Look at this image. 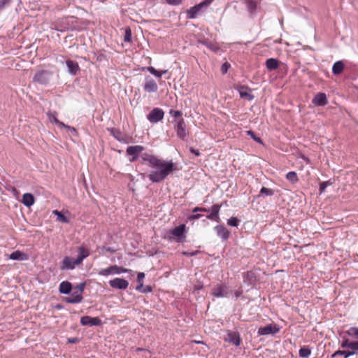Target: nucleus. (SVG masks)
<instances>
[{
	"label": "nucleus",
	"instance_id": "nucleus-1",
	"mask_svg": "<svg viewBox=\"0 0 358 358\" xmlns=\"http://www.w3.org/2000/svg\"><path fill=\"white\" fill-rule=\"evenodd\" d=\"M140 157L141 164H145L151 169L148 178L152 182L162 181L174 169V164L171 161L165 162L147 152L142 153Z\"/></svg>",
	"mask_w": 358,
	"mask_h": 358
},
{
	"label": "nucleus",
	"instance_id": "nucleus-2",
	"mask_svg": "<svg viewBox=\"0 0 358 358\" xmlns=\"http://www.w3.org/2000/svg\"><path fill=\"white\" fill-rule=\"evenodd\" d=\"M221 206L218 204H214L211 206L210 208H206L202 207H195L193 210V213L198 212H206L210 213L209 215L206 216V218L213 221H215L219 222L220 219L219 216V213L220 210Z\"/></svg>",
	"mask_w": 358,
	"mask_h": 358
},
{
	"label": "nucleus",
	"instance_id": "nucleus-3",
	"mask_svg": "<svg viewBox=\"0 0 358 358\" xmlns=\"http://www.w3.org/2000/svg\"><path fill=\"white\" fill-rule=\"evenodd\" d=\"M213 0H203L199 3L191 7L187 11L188 18L194 19L197 17L198 15L202 13L213 2Z\"/></svg>",
	"mask_w": 358,
	"mask_h": 358
},
{
	"label": "nucleus",
	"instance_id": "nucleus-4",
	"mask_svg": "<svg viewBox=\"0 0 358 358\" xmlns=\"http://www.w3.org/2000/svg\"><path fill=\"white\" fill-rule=\"evenodd\" d=\"M173 128L176 132L178 138L182 141H187L189 136V131L187 129L186 124L183 119H179L173 122Z\"/></svg>",
	"mask_w": 358,
	"mask_h": 358
},
{
	"label": "nucleus",
	"instance_id": "nucleus-5",
	"mask_svg": "<svg viewBox=\"0 0 358 358\" xmlns=\"http://www.w3.org/2000/svg\"><path fill=\"white\" fill-rule=\"evenodd\" d=\"M232 290L226 284H220L215 286L211 292V295L216 298L229 297Z\"/></svg>",
	"mask_w": 358,
	"mask_h": 358
},
{
	"label": "nucleus",
	"instance_id": "nucleus-6",
	"mask_svg": "<svg viewBox=\"0 0 358 358\" xmlns=\"http://www.w3.org/2000/svg\"><path fill=\"white\" fill-rule=\"evenodd\" d=\"M52 76V73L48 70L37 71L33 77V81L41 85H47Z\"/></svg>",
	"mask_w": 358,
	"mask_h": 358
},
{
	"label": "nucleus",
	"instance_id": "nucleus-7",
	"mask_svg": "<svg viewBox=\"0 0 358 358\" xmlns=\"http://www.w3.org/2000/svg\"><path fill=\"white\" fill-rule=\"evenodd\" d=\"M131 270L118 266L117 265L110 266L107 268H103L99 271V275L102 276H108L114 274H120L122 273H129Z\"/></svg>",
	"mask_w": 358,
	"mask_h": 358
},
{
	"label": "nucleus",
	"instance_id": "nucleus-8",
	"mask_svg": "<svg viewBox=\"0 0 358 358\" xmlns=\"http://www.w3.org/2000/svg\"><path fill=\"white\" fill-rule=\"evenodd\" d=\"M280 331V327L275 324H269L258 329L257 334L261 336L274 335Z\"/></svg>",
	"mask_w": 358,
	"mask_h": 358
},
{
	"label": "nucleus",
	"instance_id": "nucleus-9",
	"mask_svg": "<svg viewBox=\"0 0 358 358\" xmlns=\"http://www.w3.org/2000/svg\"><path fill=\"white\" fill-rule=\"evenodd\" d=\"M164 116V112L159 108H153L148 115L147 119L150 123H157L161 121Z\"/></svg>",
	"mask_w": 358,
	"mask_h": 358
},
{
	"label": "nucleus",
	"instance_id": "nucleus-10",
	"mask_svg": "<svg viewBox=\"0 0 358 358\" xmlns=\"http://www.w3.org/2000/svg\"><path fill=\"white\" fill-rule=\"evenodd\" d=\"M171 234L178 242H182L186 237L185 236V225L182 224L176 227L174 229L170 230Z\"/></svg>",
	"mask_w": 358,
	"mask_h": 358
},
{
	"label": "nucleus",
	"instance_id": "nucleus-11",
	"mask_svg": "<svg viewBox=\"0 0 358 358\" xmlns=\"http://www.w3.org/2000/svg\"><path fill=\"white\" fill-rule=\"evenodd\" d=\"M143 90L148 93L157 92L158 90V85L151 77L146 76L145 78V83L143 85Z\"/></svg>",
	"mask_w": 358,
	"mask_h": 358
},
{
	"label": "nucleus",
	"instance_id": "nucleus-12",
	"mask_svg": "<svg viewBox=\"0 0 358 358\" xmlns=\"http://www.w3.org/2000/svg\"><path fill=\"white\" fill-rule=\"evenodd\" d=\"M80 264L78 262H77V259H76L75 260L73 259V258L70 257H65L62 262V264L60 266V268L61 270H72L73 268H75V267L78 265H79Z\"/></svg>",
	"mask_w": 358,
	"mask_h": 358
},
{
	"label": "nucleus",
	"instance_id": "nucleus-13",
	"mask_svg": "<svg viewBox=\"0 0 358 358\" xmlns=\"http://www.w3.org/2000/svg\"><path fill=\"white\" fill-rule=\"evenodd\" d=\"M101 323V320L97 317L83 316L80 318V324L83 326H99Z\"/></svg>",
	"mask_w": 358,
	"mask_h": 358
},
{
	"label": "nucleus",
	"instance_id": "nucleus-14",
	"mask_svg": "<svg viewBox=\"0 0 358 358\" xmlns=\"http://www.w3.org/2000/svg\"><path fill=\"white\" fill-rule=\"evenodd\" d=\"M144 150L142 145H131L127 148V153L132 156L131 162L136 161L138 158V155Z\"/></svg>",
	"mask_w": 358,
	"mask_h": 358
},
{
	"label": "nucleus",
	"instance_id": "nucleus-15",
	"mask_svg": "<svg viewBox=\"0 0 358 358\" xmlns=\"http://www.w3.org/2000/svg\"><path fill=\"white\" fill-rule=\"evenodd\" d=\"M109 284L111 287L119 289H126L129 286V282L127 280L120 278L110 280L109 281Z\"/></svg>",
	"mask_w": 358,
	"mask_h": 358
},
{
	"label": "nucleus",
	"instance_id": "nucleus-16",
	"mask_svg": "<svg viewBox=\"0 0 358 358\" xmlns=\"http://www.w3.org/2000/svg\"><path fill=\"white\" fill-rule=\"evenodd\" d=\"M225 341L233 343L236 346H239L241 342L239 333L228 330L227 331V338H225Z\"/></svg>",
	"mask_w": 358,
	"mask_h": 358
},
{
	"label": "nucleus",
	"instance_id": "nucleus-17",
	"mask_svg": "<svg viewBox=\"0 0 358 358\" xmlns=\"http://www.w3.org/2000/svg\"><path fill=\"white\" fill-rule=\"evenodd\" d=\"M327 102V95L322 92L317 93L312 100V103L316 106H324Z\"/></svg>",
	"mask_w": 358,
	"mask_h": 358
},
{
	"label": "nucleus",
	"instance_id": "nucleus-18",
	"mask_svg": "<svg viewBox=\"0 0 358 358\" xmlns=\"http://www.w3.org/2000/svg\"><path fill=\"white\" fill-rule=\"evenodd\" d=\"M214 230L215 231L217 236L221 238L222 241H226L229 238L230 232L224 226L217 225L214 227Z\"/></svg>",
	"mask_w": 358,
	"mask_h": 358
},
{
	"label": "nucleus",
	"instance_id": "nucleus-19",
	"mask_svg": "<svg viewBox=\"0 0 358 358\" xmlns=\"http://www.w3.org/2000/svg\"><path fill=\"white\" fill-rule=\"evenodd\" d=\"M238 91L241 98L245 99L248 101H252L255 98L254 95L251 93V90L246 86L242 85L238 87Z\"/></svg>",
	"mask_w": 358,
	"mask_h": 358
},
{
	"label": "nucleus",
	"instance_id": "nucleus-20",
	"mask_svg": "<svg viewBox=\"0 0 358 358\" xmlns=\"http://www.w3.org/2000/svg\"><path fill=\"white\" fill-rule=\"evenodd\" d=\"M66 64L68 69V72L71 75L75 76L80 70L77 62L69 59L66 61Z\"/></svg>",
	"mask_w": 358,
	"mask_h": 358
},
{
	"label": "nucleus",
	"instance_id": "nucleus-21",
	"mask_svg": "<svg viewBox=\"0 0 358 358\" xmlns=\"http://www.w3.org/2000/svg\"><path fill=\"white\" fill-rule=\"evenodd\" d=\"M83 299V297L81 294H78V292H73L69 296L66 297L64 299V301L68 303H80Z\"/></svg>",
	"mask_w": 358,
	"mask_h": 358
},
{
	"label": "nucleus",
	"instance_id": "nucleus-22",
	"mask_svg": "<svg viewBox=\"0 0 358 358\" xmlns=\"http://www.w3.org/2000/svg\"><path fill=\"white\" fill-rule=\"evenodd\" d=\"M90 255V251L88 249L84 247H80L78 248V255L77 256V262L80 264L83 262V259L87 258Z\"/></svg>",
	"mask_w": 358,
	"mask_h": 358
},
{
	"label": "nucleus",
	"instance_id": "nucleus-23",
	"mask_svg": "<svg viewBox=\"0 0 358 358\" xmlns=\"http://www.w3.org/2000/svg\"><path fill=\"white\" fill-rule=\"evenodd\" d=\"M72 289L71 283L69 281H63L59 285V292L63 294H70Z\"/></svg>",
	"mask_w": 358,
	"mask_h": 358
},
{
	"label": "nucleus",
	"instance_id": "nucleus-24",
	"mask_svg": "<svg viewBox=\"0 0 358 358\" xmlns=\"http://www.w3.org/2000/svg\"><path fill=\"white\" fill-rule=\"evenodd\" d=\"M27 255L20 250L14 251L10 255V259L12 260L22 261L27 260Z\"/></svg>",
	"mask_w": 358,
	"mask_h": 358
},
{
	"label": "nucleus",
	"instance_id": "nucleus-25",
	"mask_svg": "<svg viewBox=\"0 0 358 358\" xmlns=\"http://www.w3.org/2000/svg\"><path fill=\"white\" fill-rule=\"evenodd\" d=\"M265 65L268 71H273L278 68L279 62L277 59L269 58L266 59Z\"/></svg>",
	"mask_w": 358,
	"mask_h": 358
},
{
	"label": "nucleus",
	"instance_id": "nucleus-26",
	"mask_svg": "<svg viewBox=\"0 0 358 358\" xmlns=\"http://www.w3.org/2000/svg\"><path fill=\"white\" fill-rule=\"evenodd\" d=\"M22 203L27 207H30L34 203V197L30 193H25L22 196Z\"/></svg>",
	"mask_w": 358,
	"mask_h": 358
},
{
	"label": "nucleus",
	"instance_id": "nucleus-27",
	"mask_svg": "<svg viewBox=\"0 0 358 358\" xmlns=\"http://www.w3.org/2000/svg\"><path fill=\"white\" fill-rule=\"evenodd\" d=\"M344 64L342 61L336 62L332 66V73L334 75H338L343 72Z\"/></svg>",
	"mask_w": 358,
	"mask_h": 358
},
{
	"label": "nucleus",
	"instance_id": "nucleus-28",
	"mask_svg": "<svg viewBox=\"0 0 358 358\" xmlns=\"http://www.w3.org/2000/svg\"><path fill=\"white\" fill-rule=\"evenodd\" d=\"M245 4L246 6L247 10L248 12L252 15L255 13V10L257 8V3L252 0H246L245 1Z\"/></svg>",
	"mask_w": 358,
	"mask_h": 358
},
{
	"label": "nucleus",
	"instance_id": "nucleus-29",
	"mask_svg": "<svg viewBox=\"0 0 358 358\" xmlns=\"http://www.w3.org/2000/svg\"><path fill=\"white\" fill-rule=\"evenodd\" d=\"M344 334L351 338H355L358 341V327H350Z\"/></svg>",
	"mask_w": 358,
	"mask_h": 358
},
{
	"label": "nucleus",
	"instance_id": "nucleus-30",
	"mask_svg": "<svg viewBox=\"0 0 358 358\" xmlns=\"http://www.w3.org/2000/svg\"><path fill=\"white\" fill-rule=\"evenodd\" d=\"M348 350L351 353L350 354V357L357 355L358 353V341H351Z\"/></svg>",
	"mask_w": 358,
	"mask_h": 358
},
{
	"label": "nucleus",
	"instance_id": "nucleus-31",
	"mask_svg": "<svg viewBox=\"0 0 358 358\" xmlns=\"http://www.w3.org/2000/svg\"><path fill=\"white\" fill-rule=\"evenodd\" d=\"M311 354V349L309 346H303L300 348L299 355L301 358H307Z\"/></svg>",
	"mask_w": 358,
	"mask_h": 358
},
{
	"label": "nucleus",
	"instance_id": "nucleus-32",
	"mask_svg": "<svg viewBox=\"0 0 358 358\" xmlns=\"http://www.w3.org/2000/svg\"><path fill=\"white\" fill-rule=\"evenodd\" d=\"M48 116L49 117V120L51 122H54L55 124H56L57 125H58V127H64V123L62 122H60L56 117V115L55 114H52L50 113H48Z\"/></svg>",
	"mask_w": 358,
	"mask_h": 358
},
{
	"label": "nucleus",
	"instance_id": "nucleus-33",
	"mask_svg": "<svg viewBox=\"0 0 358 358\" xmlns=\"http://www.w3.org/2000/svg\"><path fill=\"white\" fill-rule=\"evenodd\" d=\"M350 353L348 352V350H338L332 354L331 357L335 358L337 356H343L344 358H349L350 357Z\"/></svg>",
	"mask_w": 358,
	"mask_h": 358
},
{
	"label": "nucleus",
	"instance_id": "nucleus-34",
	"mask_svg": "<svg viewBox=\"0 0 358 358\" xmlns=\"http://www.w3.org/2000/svg\"><path fill=\"white\" fill-rule=\"evenodd\" d=\"M144 278H145V273H144L141 272V273H138V275H137L138 285L136 287V289L137 291L141 290V289L143 288V280Z\"/></svg>",
	"mask_w": 358,
	"mask_h": 358
},
{
	"label": "nucleus",
	"instance_id": "nucleus-35",
	"mask_svg": "<svg viewBox=\"0 0 358 358\" xmlns=\"http://www.w3.org/2000/svg\"><path fill=\"white\" fill-rule=\"evenodd\" d=\"M286 179L292 183H296L298 181V177L294 171H289L286 174Z\"/></svg>",
	"mask_w": 358,
	"mask_h": 358
},
{
	"label": "nucleus",
	"instance_id": "nucleus-36",
	"mask_svg": "<svg viewBox=\"0 0 358 358\" xmlns=\"http://www.w3.org/2000/svg\"><path fill=\"white\" fill-rule=\"evenodd\" d=\"M53 213L57 215V219L58 221L62 222V223H67L69 222L68 218L63 215L61 212L58 211L57 210H55L53 211Z\"/></svg>",
	"mask_w": 358,
	"mask_h": 358
},
{
	"label": "nucleus",
	"instance_id": "nucleus-37",
	"mask_svg": "<svg viewBox=\"0 0 358 358\" xmlns=\"http://www.w3.org/2000/svg\"><path fill=\"white\" fill-rule=\"evenodd\" d=\"M144 69L148 71L151 74H152L153 76H155V77H157L158 78H161L162 76V73H161L159 71L156 70L152 66H148V67L145 68Z\"/></svg>",
	"mask_w": 358,
	"mask_h": 358
},
{
	"label": "nucleus",
	"instance_id": "nucleus-38",
	"mask_svg": "<svg viewBox=\"0 0 358 358\" xmlns=\"http://www.w3.org/2000/svg\"><path fill=\"white\" fill-rule=\"evenodd\" d=\"M350 341L349 338H346L345 336H342V340L340 342V346L341 348H349Z\"/></svg>",
	"mask_w": 358,
	"mask_h": 358
},
{
	"label": "nucleus",
	"instance_id": "nucleus-39",
	"mask_svg": "<svg viewBox=\"0 0 358 358\" xmlns=\"http://www.w3.org/2000/svg\"><path fill=\"white\" fill-rule=\"evenodd\" d=\"M275 192L272 189L266 188V187H262L260 189V194H264L266 196H273Z\"/></svg>",
	"mask_w": 358,
	"mask_h": 358
},
{
	"label": "nucleus",
	"instance_id": "nucleus-40",
	"mask_svg": "<svg viewBox=\"0 0 358 358\" xmlns=\"http://www.w3.org/2000/svg\"><path fill=\"white\" fill-rule=\"evenodd\" d=\"M109 131L115 139H117L119 141H121V138H120L121 132L119 130L112 128V129H110Z\"/></svg>",
	"mask_w": 358,
	"mask_h": 358
},
{
	"label": "nucleus",
	"instance_id": "nucleus-41",
	"mask_svg": "<svg viewBox=\"0 0 358 358\" xmlns=\"http://www.w3.org/2000/svg\"><path fill=\"white\" fill-rule=\"evenodd\" d=\"M247 134L250 136L255 141L261 144L263 143L262 139L259 137L256 136V135L252 130L247 131Z\"/></svg>",
	"mask_w": 358,
	"mask_h": 358
},
{
	"label": "nucleus",
	"instance_id": "nucleus-42",
	"mask_svg": "<svg viewBox=\"0 0 358 358\" xmlns=\"http://www.w3.org/2000/svg\"><path fill=\"white\" fill-rule=\"evenodd\" d=\"M238 220L236 217H231L227 220V224L231 227H237L238 225Z\"/></svg>",
	"mask_w": 358,
	"mask_h": 358
},
{
	"label": "nucleus",
	"instance_id": "nucleus-43",
	"mask_svg": "<svg viewBox=\"0 0 358 358\" xmlns=\"http://www.w3.org/2000/svg\"><path fill=\"white\" fill-rule=\"evenodd\" d=\"M201 43L203 44L204 45H206L210 50H213V52H216L219 49V48L217 46H216L215 45L212 44L211 43H209L207 41H202Z\"/></svg>",
	"mask_w": 358,
	"mask_h": 358
},
{
	"label": "nucleus",
	"instance_id": "nucleus-44",
	"mask_svg": "<svg viewBox=\"0 0 358 358\" xmlns=\"http://www.w3.org/2000/svg\"><path fill=\"white\" fill-rule=\"evenodd\" d=\"M124 41L125 42H131V31L129 28H127L125 30V34L124 36Z\"/></svg>",
	"mask_w": 358,
	"mask_h": 358
},
{
	"label": "nucleus",
	"instance_id": "nucleus-45",
	"mask_svg": "<svg viewBox=\"0 0 358 358\" xmlns=\"http://www.w3.org/2000/svg\"><path fill=\"white\" fill-rule=\"evenodd\" d=\"M331 183H329V182H322L320 184V194H322L323 192H324L326 188L327 187L328 185H329Z\"/></svg>",
	"mask_w": 358,
	"mask_h": 358
},
{
	"label": "nucleus",
	"instance_id": "nucleus-46",
	"mask_svg": "<svg viewBox=\"0 0 358 358\" xmlns=\"http://www.w3.org/2000/svg\"><path fill=\"white\" fill-rule=\"evenodd\" d=\"M169 114L173 117H175V118H177L178 117H180L182 116V113L181 111L180 110H170L169 111Z\"/></svg>",
	"mask_w": 358,
	"mask_h": 358
},
{
	"label": "nucleus",
	"instance_id": "nucleus-47",
	"mask_svg": "<svg viewBox=\"0 0 358 358\" xmlns=\"http://www.w3.org/2000/svg\"><path fill=\"white\" fill-rule=\"evenodd\" d=\"M166 3L171 6H178L182 3V0H164Z\"/></svg>",
	"mask_w": 358,
	"mask_h": 358
},
{
	"label": "nucleus",
	"instance_id": "nucleus-48",
	"mask_svg": "<svg viewBox=\"0 0 358 358\" xmlns=\"http://www.w3.org/2000/svg\"><path fill=\"white\" fill-rule=\"evenodd\" d=\"M61 127L66 129L72 133L73 135H77L76 129L74 127H71V126L66 125V124H64V127Z\"/></svg>",
	"mask_w": 358,
	"mask_h": 358
},
{
	"label": "nucleus",
	"instance_id": "nucleus-49",
	"mask_svg": "<svg viewBox=\"0 0 358 358\" xmlns=\"http://www.w3.org/2000/svg\"><path fill=\"white\" fill-rule=\"evenodd\" d=\"M229 67H230V64L227 62H224L221 66L222 73L223 74L227 73Z\"/></svg>",
	"mask_w": 358,
	"mask_h": 358
},
{
	"label": "nucleus",
	"instance_id": "nucleus-50",
	"mask_svg": "<svg viewBox=\"0 0 358 358\" xmlns=\"http://www.w3.org/2000/svg\"><path fill=\"white\" fill-rule=\"evenodd\" d=\"M10 0H1L0 1V12L4 9V8L8 6Z\"/></svg>",
	"mask_w": 358,
	"mask_h": 358
},
{
	"label": "nucleus",
	"instance_id": "nucleus-51",
	"mask_svg": "<svg viewBox=\"0 0 358 358\" xmlns=\"http://www.w3.org/2000/svg\"><path fill=\"white\" fill-rule=\"evenodd\" d=\"M138 292H141L142 293H149L152 292V288L150 286H146L145 287H143L141 290H138Z\"/></svg>",
	"mask_w": 358,
	"mask_h": 358
},
{
	"label": "nucleus",
	"instance_id": "nucleus-52",
	"mask_svg": "<svg viewBox=\"0 0 358 358\" xmlns=\"http://www.w3.org/2000/svg\"><path fill=\"white\" fill-rule=\"evenodd\" d=\"M201 216H202V215H201V214H199V213H195V214H193V215H190L189 219H190V220H198V219H199L200 217H201Z\"/></svg>",
	"mask_w": 358,
	"mask_h": 358
},
{
	"label": "nucleus",
	"instance_id": "nucleus-53",
	"mask_svg": "<svg viewBox=\"0 0 358 358\" xmlns=\"http://www.w3.org/2000/svg\"><path fill=\"white\" fill-rule=\"evenodd\" d=\"M190 152L194 154L196 156H200L201 153L198 150H196L193 148H189Z\"/></svg>",
	"mask_w": 358,
	"mask_h": 358
},
{
	"label": "nucleus",
	"instance_id": "nucleus-54",
	"mask_svg": "<svg viewBox=\"0 0 358 358\" xmlns=\"http://www.w3.org/2000/svg\"><path fill=\"white\" fill-rule=\"evenodd\" d=\"M79 339L78 338H68V343H78Z\"/></svg>",
	"mask_w": 358,
	"mask_h": 358
},
{
	"label": "nucleus",
	"instance_id": "nucleus-55",
	"mask_svg": "<svg viewBox=\"0 0 358 358\" xmlns=\"http://www.w3.org/2000/svg\"><path fill=\"white\" fill-rule=\"evenodd\" d=\"M85 283H81L80 284L78 287V290L80 292L79 294H82V292H83V289H84V287H85Z\"/></svg>",
	"mask_w": 358,
	"mask_h": 358
},
{
	"label": "nucleus",
	"instance_id": "nucleus-56",
	"mask_svg": "<svg viewBox=\"0 0 358 358\" xmlns=\"http://www.w3.org/2000/svg\"><path fill=\"white\" fill-rule=\"evenodd\" d=\"M203 288V286L202 285H196L195 286V289L196 290H200Z\"/></svg>",
	"mask_w": 358,
	"mask_h": 358
},
{
	"label": "nucleus",
	"instance_id": "nucleus-57",
	"mask_svg": "<svg viewBox=\"0 0 358 358\" xmlns=\"http://www.w3.org/2000/svg\"><path fill=\"white\" fill-rule=\"evenodd\" d=\"M160 73H162V76L166 74L167 73V70H162V71H160Z\"/></svg>",
	"mask_w": 358,
	"mask_h": 358
},
{
	"label": "nucleus",
	"instance_id": "nucleus-58",
	"mask_svg": "<svg viewBox=\"0 0 358 358\" xmlns=\"http://www.w3.org/2000/svg\"><path fill=\"white\" fill-rule=\"evenodd\" d=\"M184 255H189V256H192L194 255V253H187V252H184Z\"/></svg>",
	"mask_w": 358,
	"mask_h": 358
},
{
	"label": "nucleus",
	"instance_id": "nucleus-59",
	"mask_svg": "<svg viewBox=\"0 0 358 358\" xmlns=\"http://www.w3.org/2000/svg\"><path fill=\"white\" fill-rule=\"evenodd\" d=\"M107 251L112 252V251H113V250L109 248L107 249Z\"/></svg>",
	"mask_w": 358,
	"mask_h": 358
},
{
	"label": "nucleus",
	"instance_id": "nucleus-60",
	"mask_svg": "<svg viewBox=\"0 0 358 358\" xmlns=\"http://www.w3.org/2000/svg\"><path fill=\"white\" fill-rule=\"evenodd\" d=\"M236 296L238 297V293H236Z\"/></svg>",
	"mask_w": 358,
	"mask_h": 358
}]
</instances>
